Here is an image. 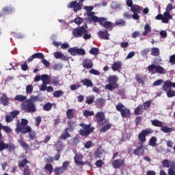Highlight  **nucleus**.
Returning <instances> with one entry per match:
<instances>
[{"label": "nucleus", "mask_w": 175, "mask_h": 175, "mask_svg": "<svg viewBox=\"0 0 175 175\" xmlns=\"http://www.w3.org/2000/svg\"><path fill=\"white\" fill-rule=\"evenodd\" d=\"M72 35L74 38H81L83 37L85 40L91 39V33H88V27L87 25L78 27L73 29Z\"/></svg>", "instance_id": "f257e3e1"}, {"label": "nucleus", "mask_w": 175, "mask_h": 175, "mask_svg": "<svg viewBox=\"0 0 175 175\" xmlns=\"http://www.w3.org/2000/svg\"><path fill=\"white\" fill-rule=\"evenodd\" d=\"M21 108L23 111H25V113H35V111H36V106L31 98L23 102L21 105Z\"/></svg>", "instance_id": "f03ea898"}, {"label": "nucleus", "mask_w": 175, "mask_h": 175, "mask_svg": "<svg viewBox=\"0 0 175 175\" xmlns=\"http://www.w3.org/2000/svg\"><path fill=\"white\" fill-rule=\"evenodd\" d=\"M117 81H118V77L117 76H111L108 78L109 84L105 86V90H109V91H113L118 88V84H117Z\"/></svg>", "instance_id": "7ed1b4c3"}, {"label": "nucleus", "mask_w": 175, "mask_h": 175, "mask_svg": "<svg viewBox=\"0 0 175 175\" xmlns=\"http://www.w3.org/2000/svg\"><path fill=\"white\" fill-rule=\"evenodd\" d=\"M79 126H81V128H83V129H81L79 131V135L81 136H88V135L94 132V128L92 127L90 124L87 125L84 123H82L80 124Z\"/></svg>", "instance_id": "20e7f679"}, {"label": "nucleus", "mask_w": 175, "mask_h": 175, "mask_svg": "<svg viewBox=\"0 0 175 175\" xmlns=\"http://www.w3.org/2000/svg\"><path fill=\"white\" fill-rule=\"evenodd\" d=\"M85 0H79V1L77 3V1H72L70 3L67 5V8L68 9H74V12H79V10H81V8H83V2H84Z\"/></svg>", "instance_id": "39448f33"}, {"label": "nucleus", "mask_w": 175, "mask_h": 175, "mask_svg": "<svg viewBox=\"0 0 175 175\" xmlns=\"http://www.w3.org/2000/svg\"><path fill=\"white\" fill-rule=\"evenodd\" d=\"M151 133H154V130L152 129L142 130L138 135L139 142H141V143H146V136H148V135H151Z\"/></svg>", "instance_id": "423d86ee"}, {"label": "nucleus", "mask_w": 175, "mask_h": 175, "mask_svg": "<svg viewBox=\"0 0 175 175\" xmlns=\"http://www.w3.org/2000/svg\"><path fill=\"white\" fill-rule=\"evenodd\" d=\"M95 117L96 118V121L98 124L100 125H105V124H107L109 122V120L106 119V116H105V113L100 111L95 114Z\"/></svg>", "instance_id": "0eeeda50"}, {"label": "nucleus", "mask_w": 175, "mask_h": 175, "mask_svg": "<svg viewBox=\"0 0 175 175\" xmlns=\"http://www.w3.org/2000/svg\"><path fill=\"white\" fill-rule=\"evenodd\" d=\"M31 129L29 126H21L20 124H17V126L16 128V133H20L21 132L22 133H28L31 132Z\"/></svg>", "instance_id": "6e6552de"}, {"label": "nucleus", "mask_w": 175, "mask_h": 175, "mask_svg": "<svg viewBox=\"0 0 175 175\" xmlns=\"http://www.w3.org/2000/svg\"><path fill=\"white\" fill-rule=\"evenodd\" d=\"M162 90L163 91L167 92V98H173L175 96V91L172 90V88H170L169 86H167V85H165L164 83V85L162 87Z\"/></svg>", "instance_id": "1a4fd4ad"}, {"label": "nucleus", "mask_w": 175, "mask_h": 175, "mask_svg": "<svg viewBox=\"0 0 175 175\" xmlns=\"http://www.w3.org/2000/svg\"><path fill=\"white\" fill-rule=\"evenodd\" d=\"M75 163L79 166H84L85 163L83 161V154L81 153H77L74 157Z\"/></svg>", "instance_id": "9d476101"}, {"label": "nucleus", "mask_w": 175, "mask_h": 175, "mask_svg": "<svg viewBox=\"0 0 175 175\" xmlns=\"http://www.w3.org/2000/svg\"><path fill=\"white\" fill-rule=\"evenodd\" d=\"M18 111H14L11 112L9 115L6 116L5 121L7 122H12V121H13V120H14V118H16L17 116H18Z\"/></svg>", "instance_id": "9b49d317"}, {"label": "nucleus", "mask_w": 175, "mask_h": 175, "mask_svg": "<svg viewBox=\"0 0 175 175\" xmlns=\"http://www.w3.org/2000/svg\"><path fill=\"white\" fill-rule=\"evenodd\" d=\"M83 9H85V10H86L87 12V16H88V17H90V20H92L93 17H95L94 14L95 13L91 10H94V6L90 5V6H84Z\"/></svg>", "instance_id": "f8f14e48"}, {"label": "nucleus", "mask_w": 175, "mask_h": 175, "mask_svg": "<svg viewBox=\"0 0 175 175\" xmlns=\"http://www.w3.org/2000/svg\"><path fill=\"white\" fill-rule=\"evenodd\" d=\"M82 66L85 69H91L94 66V64L92 63V60L85 59L82 62Z\"/></svg>", "instance_id": "ddd939ff"}, {"label": "nucleus", "mask_w": 175, "mask_h": 175, "mask_svg": "<svg viewBox=\"0 0 175 175\" xmlns=\"http://www.w3.org/2000/svg\"><path fill=\"white\" fill-rule=\"evenodd\" d=\"M172 18H173V17L170 14V12L165 11L163 14L162 23L167 24V23H169V21L172 20Z\"/></svg>", "instance_id": "4468645a"}, {"label": "nucleus", "mask_w": 175, "mask_h": 175, "mask_svg": "<svg viewBox=\"0 0 175 175\" xmlns=\"http://www.w3.org/2000/svg\"><path fill=\"white\" fill-rule=\"evenodd\" d=\"M144 152V149H143V144H139L137 148L133 150V154L135 155H143V152Z\"/></svg>", "instance_id": "2eb2a0df"}, {"label": "nucleus", "mask_w": 175, "mask_h": 175, "mask_svg": "<svg viewBox=\"0 0 175 175\" xmlns=\"http://www.w3.org/2000/svg\"><path fill=\"white\" fill-rule=\"evenodd\" d=\"M92 21H94V23H99L100 25L103 27L105 26V23H106V18H98V16H95L92 18Z\"/></svg>", "instance_id": "dca6fc26"}, {"label": "nucleus", "mask_w": 175, "mask_h": 175, "mask_svg": "<svg viewBox=\"0 0 175 175\" xmlns=\"http://www.w3.org/2000/svg\"><path fill=\"white\" fill-rule=\"evenodd\" d=\"M122 66V63H121V62H120V61L115 62L112 64V70H113L114 72H116L117 70H120V69H121Z\"/></svg>", "instance_id": "f3484780"}, {"label": "nucleus", "mask_w": 175, "mask_h": 175, "mask_svg": "<svg viewBox=\"0 0 175 175\" xmlns=\"http://www.w3.org/2000/svg\"><path fill=\"white\" fill-rule=\"evenodd\" d=\"M112 165L115 169H120V167L122 166V165H124V160L123 159H118L115 160Z\"/></svg>", "instance_id": "a211bd4d"}, {"label": "nucleus", "mask_w": 175, "mask_h": 175, "mask_svg": "<svg viewBox=\"0 0 175 175\" xmlns=\"http://www.w3.org/2000/svg\"><path fill=\"white\" fill-rule=\"evenodd\" d=\"M98 35L100 39H105V40H109V33H107V31H98Z\"/></svg>", "instance_id": "6ab92c4d"}, {"label": "nucleus", "mask_w": 175, "mask_h": 175, "mask_svg": "<svg viewBox=\"0 0 175 175\" xmlns=\"http://www.w3.org/2000/svg\"><path fill=\"white\" fill-rule=\"evenodd\" d=\"M143 111H144V108H143V105H138L135 109V114L136 116H139L140 114H143Z\"/></svg>", "instance_id": "aec40b11"}, {"label": "nucleus", "mask_w": 175, "mask_h": 175, "mask_svg": "<svg viewBox=\"0 0 175 175\" xmlns=\"http://www.w3.org/2000/svg\"><path fill=\"white\" fill-rule=\"evenodd\" d=\"M55 146L56 147L55 150L58 152H60V151H62V150H64V144L61 141H57Z\"/></svg>", "instance_id": "412c9836"}, {"label": "nucleus", "mask_w": 175, "mask_h": 175, "mask_svg": "<svg viewBox=\"0 0 175 175\" xmlns=\"http://www.w3.org/2000/svg\"><path fill=\"white\" fill-rule=\"evenodd\" d=\"M41 80H42V83H45V84H50V83L51 81L50 79V77H49V75H42Z\"/></svg>", "instance_id": "4be33fe9"}, {"label": "nucleus", "mask_w": 175, "mask_h": 175, "mask_svg": "<svg viewBox=\"0 0 175 175\" xmlns=\"http://www.w3.org/2000/svg\"><path fill=\"white\" fill-rule=\"evenodd\" d=\"M81 83L83 84V85H85L86 87H93L94 83H92V81L88 79H85L81 81Z\"/></svg>", "instance_id": "5701e85b"}, {"label": "nucleus", "mask_w": 175, "mask_h": 175, "mask_svg": "<svg viewBox=\"0 0 175 175\" xmlns=\"http://www.w3.org/2000/svg\"><path fill=\"white\" fill-rule=\"evenodd\" d=\"M120 114L123 118L129 117V116H131V110H129L127 108H125L120 112Z\"/></svg>", "instance_id": "b1692460"}, {"label": "nucleus", "mask_w": 175, "mask_h": 175, "mask_svg": "<svg viewBox=\"0 0 175 175\" xmlns=\"http://www.w3.org/2000/svg\"><path fill=\"white\" fill-rule=\"evenodd\" d=\"M54 105H55V104L51 103H47L45 105H44L43 109L44 110V111H50V110H51V109H53V106Z\"/></svg>", "instance_id": "393cba45"}, {"label": "nucleus", "mask_w": 175, "mask_h": 175, "mask_svg": "<svg viewBox=\"0 0 175 175\" xmlns=\"http://www.w3.org/2000/svg\"><path fill=\"white\" fill-rule=\"evenodd\" d=\"M1 102L4 106H8V105H9V98H8L6 94H3L1 98Z\"/></svg>", "instance_id": "a878e982"}, {"label": "nucleus", "mask_w": 175, "mask_h": 175, "mask_svg": "<svg viewBox=\"0 0 175 175\" xmlns=\"http://www.w3.org/2000/svg\"><path fill=\"white\" fill-rule=\"evenodd\" d=\"M68 129H65L64 133L60 136L61 140H66L68 137H70V134L68 132L69 131Z\"/></svg>", "instance_id": "bb28decb"}, {"label": "nucleus", "mask_w": 175, "mask_h": 175, "mask_svg": "<svg viewBox=\"0 0 175 175\" xmlns=\"http://www.w3.org/2000/svg\"><path fill=\"white\" fill-rule=\"evenodd\" d=\"M18 143L25 150V151H28L29 150V146L28 144L25 143L23 139H18Z\"/></svg>", "instance_id": "cd10ccee"}, {"label": "nucleus", "mask_w": 175, "mask_h": 175, "mask_svg": "<svg viewBox=\"0 0 175 175\" xmlns=\"http://www.w3.org/2000/svg\"><path fill=\"white\" fill-rule=\"evenodd\" d=\"M14 100H17L18 102H24L27 100V96L21 94H18L15 96Z\"/></svg>", "instance_id": "c85d7f7f"}, {"label": "nucleus", "mask_w": 175, "mask_h": 175, "mask_svg": "<svg viewBox=\"0 0 175 175\" xmlns=\"http://www.w3.org/2000/svg\"><path fill=\"white\" fill-rule=\"evenodd\" d=\"M75 126H76V123L73 121H70L68 123V128H66V129H68V132H72V131H73V129H75Z\"/></svg>", "instance_id": "c756f323"}, {"label": "nucleus", "mask_w": 175, "mask_h": 175, "mask_svg": "<svg viewBox=\"0 0 175 175\" xmlns=\"http://www.w3.org/2000/svg\"><path fill=\"white\" fill-rule=\"evenodd\" d=\"M155 71L157 73H159V75H163V73L166 72V70L161 66H156Z\"/></svg>", "instance_id": "7c9ffc66"}, {"label": "nucleus", "mask_w": 175, "mask_h": 175, "mask_svg": "<svg viewBox=\"0 0 175 175\" xmlns=\"http://www.w3.org/2000/svg\"><path fill=\"white\" fill-rule=\"evenodd\" d=\"M106 101L103 98H97L95 100L96 105L98 106V107H100V106H103Z\"/></svg>", "instance_id": "2f4dec72"}, {"label": "nucleus", "mask_w": 175, "mask_h": 175, "mask_svg": "<svg viewBox=\"0 0 175 175\" xmlns=\"http://www.w3.org/2000/svg\"><path fill=\"white\" fill-rule=\"evenodd\" d=\"M131 12L133 13H139V12L142 10V8H140V6L137 5H133L131 8Z\"/></svg>", "instance_id": "473e14b6"}, {"label": "nucleus", "mask_w": 175, "mask_h": 175, "mask_svg": "<svg viewBox=\"0 0 175 175\" xmlns=\"http://www.w3.org/2000/svg\"><path fill=\"white\" fill-rule=\"evenodd\" d=\"M94 100H95V96H88L86 97L85 103H88V105H91L92 103H94Z\"/></svg>", "instance_id": "72a5a7b5"}, {"label": "nucleus", "mask_w": 175, "mask_h": 175, "mask_svg": "<svg viewBox=\"0 0 175 175\" xmlns=\"http://www.w3.org/2000/svg\"><path fill=\"white\" fill-rule=\"evenodd\" d=\"M161 131L164 132V133H170V132H173V129H172L170 127H168L167 126H162Z\"/></svg>", "instance_id": "f704fd0d"}, {"label": "nucleus", "mask_w": 175, "mask_h": 175, "mask_svg": "<svg viewBox=\"0 0 175 175\" xmlns=\"http://www.w3.org/2000/svg\"><path fill=\"white\" fill-rule=\"evenodd\" d=\"M103 155V150L100 149L97 150V151L95 152L94 154V157L96 159L102 158Z\"/></svg>", "instance_id": "c9c22d12"}, {"label": "nucleus", "mask_w": 175, "mask_h": 175, "mask_svg": "<svg viewBox=\"0 0 175 175\" xmlns=\"http://www.w3.org/2000/svg\"><path fill=\"white\" fill-rule=\"evenodd\" d=\"M150 54L154 57H158L160 54L159 49L158 48H152Z\"/></svg>", "instance_id": "e433bc0d"}, {"label": "nucleus", "mask_w": 175, "mask_h": 175, "mask_svg": "<svg viewBox=\"0 0 175 175\" xmlns=\"http://www.w3.org/2000/svg\"><path fill=\"white\" fill-rule=\"evenodd\" d=\"M151 122L154 126H163V123L158 120H152Z\"/></svg>", "instance_id": "4c0bfd02"}, {"label": "nucleus", "mask_w": 175, "mask_h": 175, "mask_svg": "<svg viewBox=\"0 0 175 175\" xmlns=\"http://www.w3.org/2000/svg\"><path fill=\"white\" fill-rule=\"evenodd\" d=\"M66 117L69 120H72V118H73V117H75V116L73 115V109H69L67 110Z\"/></svg>", "instance_id": "58836bf2"}, {"label": "nucleus", "mask_w": 175, "mask_h": 175, "mask_svg": "<svg viewBox=\"0 0 175 175\" xmlns=\"http://www.w3.org/2000/svg\"><path fill=\"white\" fill-rule=\"evenodd\" d=\"M148 32H151V26H150L148 24H146L144 26V32L143 33V36H146Z\"/></svg>", "instance_id": "ea45409f"}, {"label": "nucleus", "mask_w": 175, "mask_h": 175, "mask_svg": "<svg viewBox=\"0 0 175 175\" xmlns=\"http://www.w3.org/2000/svg\"><path fill=\"white\" fill-rule=\"evenodd\" d=\"M64 95V91L62 90H57L53 92V97L54 98H61Z\"/></svg>", "instance_id": "a19ab883"}, {"label": "nucleus", "mask_w": 175, "mask_h": 175, "mask_svg": "<svg viewBox=\"0 0 175 175\" xmlns=\"http://www.w3.org/2000/svg\"><path fill=\"white\" fill-rule=\"evenodd\" d=\"M110 128H111V124H107L103 128H101V129L100 130V132H102L104 133L105 132H107V131H109Z\"/></svg>", "instance_id": "79ce46f5"}, {"label": "nucleus", "mask_w": 175, "mask_h": 175, "mask_svg": "<svg viewBox=\"0 0 175 175\" xmlns=\"http://www.w3.org/2000/svg\"><path fill=\"white\" fill-rule=\"evenodd\" d=\"M65 172V168H63L62 167H57L54 170V172L55 174H62Z\"/></svg>", "instance_id": "37998d69"}, {"label": "nucleus", "mask_w": 175, "mask_h": 175, "mask_svg": "<svg viewBox=\"0 0 175 175\" xmlns=\"http://www.w3.org/2000/svg\"><path fill=\"white\" fill-rule=\"evenodd\" d=\"M14 12V10H13L12 8L10 7H5L3 8V13L10 14V13H13Z\"/></svg>", "instance_id": "c03bdc74"}, {"label": "nucleus", "mask_w": 175, "mask_h": 175, "mask_svg": "<svg viewBox=\"0 0 175 175\" xmlns=\"http://www.w3.org/2000/svg\"><path fill=\"white\" fill-rule=\"evenodd\" d=\"M157 144V137H152L149 140V146H151L152 147H155V145Z\"/></svg>", "instance_id": "a18cd8bd"}, {"label": "nucleus", "mask_w": 175, "mask_h": 175, "mask_svg": "<svg viewBox=\"0 0 175 175\" xmlns=\"http://www.w3.org/2000/svg\"><path fill=\"white\" fill-rule=\"evenodd\" d=\"M68 52L71 55H77V47L70 48V49L68 50Z\"/></svg>", "instance_id": "49530a36"}, {"label": "nucleus", "mask_w": 175, "mask_h": 175, "mask_svg": "<svg viewBox=\"0 0 175 175\" xmlns=\"http://www.w3.org/2000/svg\"><path fill=\"white\" fill-rule=\"evenodd\" d=\"M8 148V144H5L3 140H0V151H3Z\"/></svg>", "instance_id": "de8ad7c7"}, {"label": "nucleus", "mask_w": 175, "mask_h": 175, "mask_svg": "<svg viewBox=\"0 0 175 175\" xmlns=\"http://www.w3.org/2000/svg\"><path fill=\"white\" fill-rule=\"evenodd\" d=\"M164 84L168 87H170V88H175V83L174 82H172L170 81H166L164 82Z\"/></svg>", "instance_id": "09e8293b"}, {"label": "nucleus", "mask_w": 175, "mask_h": 175, "mask_svg": "<svg viewBox=\"0 0 175 175\" xmlns=\"http://www.w3.org/2000/svg\"><path fill=\"white\" fill-rule=\"evenodd\" d=\"M90 53L92 55H98L99 53V49L98 48H92L90 51Z\"/></svg>", "instance_id": "8fccbe9b"}, {"label": "nucleus", "mask_w": 175, "mask_h": 175, "mask_svg": "<svg viewBox=\"0 0 175 175\" xmlns=\"http://www.w3.org/2000/svg\"><path fill=\"white\" fill-rule=\"evenodd\" d=\"M125 109V106H124V105H122V103H118L116 105V110H118V111H120V113Z\"/></svg>", "instance_id": "3c124183"}, {"label": "nucleus", "mask_w": 175, "mask_h": 175, "mask_svg": "<svg viewBox=\"0 0 175 175\" xmlns=\"http://www.w3.org/2000/svg\"><path fill=\"white\" fill-rule=\"evenodd\" d=\"M32 91H33V85H28L26 86V94H31Z\"/></svg>", "instance_id": "603ef678"}, {"label": "nucleus", "mask_w": 175, "mask_h": 175, "mask_svg": "<svg viewBox=\"0 0 175 175\" xmlns=\"http://www.w3.org/2000/svg\"><path fill=\"white\" fill-rule=\"evenodd\" d=\"M77 54H79V55H85V51L82 48L79 49L77 47Z\"/></svg>", "instance_id": "864d4df0"}, {"label": "nucleus", "mask_w": 175, "mask_h": 175, "mask_svg": "<svg viewBox=\"0 0 175 175\" xmlns=\"http://www.w3.org/2000/svg\"><path fill=\"white\" fill-rule=\"evenodd\" d=\"M94 113L93 111L86 110L83 112L84 117H90L91 116H94Z\"/></svg>", "instance_id": "5fc2aeb1"}, {"label": "nucleus", "mask_w": 175, "mask_h": 175, "mask_svg": "<svg viewBox=\"0 0 175 175\" xmlns=\"http://www.w3.org/2000/svg\"><path fill=\"white\" fill-rule=\"evenodd\" d=\"M120 3L114 1L112 2L111 4V9H115V10L120 9Z\"/></svg>", "instance_id": "6e6d98bb"}, {"label": "nucleus", "mask_w": 175, "mask_h": 175, "mask_svg": "<svg viewBox=\"0 0 175 175\" xmlns=\"http://www.w3.org/2000/svg\"><path fill=\"white\" fill-rule=\"evenodd\" d=\"M8 151H10V152H12V151H14V145H13V144L12 143H9L7 144V148Z\"/></svg>", "instance_id": "4d7b16f0"}, {"label": "nucleus", "mask_w": 175, "mask_h": 175, "mask_svg": "<svg viewBox=\"0 0 175 175\" xmlns=\"http://www.w3.org/2000/svg\"><path fill=\"white\" fill-rule=\"evenodd\" d=\"M45 169L46 170H47L48 172H49V173L51 174V173H53V165L51 164H46L45 165Z\"/></svg>", "instance_id": "13d9d810"}, {"label": "nucleus", "mask_w": 175, "mask_h": 175, "mask_svg": "<svg viewBox=\"0 0 175 175\" xmlns=\"http://www.w3.org/2000/svg\"><path fill=\"white\" fill-rule=\"evenodd\" d=\"M162 165L163 167H169L170 166V162L167 159H164L162 161Z\"/></svg>", "instance_id": "bf43d9fd"}, {"label": "nucleus", "mask_w": 175, "mask_h": 175, "mask_svg": "<svg viewBox=\"0 0 175 175\" xmlns=\"http://www.w3.org/2000/svg\"><path fill=\"white\" fill-rule=\"evenodd\" d=\"M163 83V79H158L153 83L154 87H158L161 84Z\"/></svg>", "instance_id": "052dcab7"}, {"label": "nucleus", "mask_w": 175, "mask_h": 175, "mask_svg": "<svg viewBox=\"0 0 175 175\" xmlns=\"http://www.w3.org/2000/svg\"><path fill=\"white\" fill-rule=\"evenodd\" d=\"M28 163V160L23 159L22 161L19 162L18 166L20 167H24Z\"/></svg>", "instance_id": "680f3d73"}, {"label": "nucleus", "mask_w": 175, "mask_h": 175, "mask_svg": "<svg viewBox=\"0 0 175 175\" xmlns=\"http://www.w3.org/2000/svg\"><path fill=\"white\" fill-rule=\"evenodd\" d=\"M151 106V101L148 100L144 103V109L147 110Z\"/></svg>", "instance_id": "e2e57ef3"}, {"label": "nucleus", "mask_w": 175, "mask_h": 175, "mask_svg": "<svg viewBox=\"0 0 175 175\" xmlns=\"http://www.w3.org/2000/svg\"><path fill=\"white\" fill-rule=\"evenodd\" d=\"M169 62L172 65H175V54H174L170 57Z\"/></svg>", "instance_id": "0e129e2a"}, {"label": "nucleus", "mask_w": 175, "mask_h": 175, "mask_svg": "<svg viewBox=\"0 0 175 175\" xmlns=\"http://www.w3.org/2000/svg\"><path fill=\"white\" fill-rule=\"evenodd\" d=\"M53 55L55 58H56V59H61V57H62V53H61V52H55Z\"/></svg>", "instance_id": "69168bd1"}, {"label": "nucleus", "mask_w": 175, "mask_h": 175, "mask_svg": "<svg viewBox=\"0 0 175 175\" xmlns=\"http://www.w3.org/2000/svg\"><path fill=\"white\" fill-rule=\"evenodd\" d=\"M33 57H34V58H44V55H43L42 53H38L33 54Z\"/></svg>", "instance_id": "338daca9"}, {"label": "nucleus", "mask_w": 175, "mask_h": 175, "mask_svg": "<svg viewBox=\"0 0 175 175\" xmlns=\"http://www.w3.org/2000/svg\"><path fill=\"white\" fill-rule=\"evenodd\" d=\"M75 23L77 25H80V24H81V23H83V18H81L80 17H77V18L75 19Z\"/></svg>", "instance_id": "774afa93"}]
</instances>
